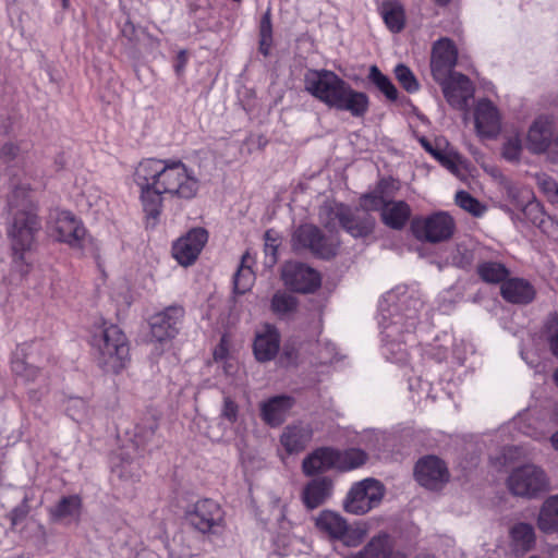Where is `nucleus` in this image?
<instances>
[{"instance_id": "79ce46f5", "label": "nucleus", "mask_w": 558, "mask_h": 558, "mask_svg": "<svg viewBox=\"0 0 558 558\" xmlns=\"http://www.w3.org/2000/svg\"><path fill=\"white\" fill-rule=\"evenodd\" d=\"M395 75L402 87L409 92L414 93L418 90V83L412 71L404 64H398L395 69Z\"/></svg>"}, {"instance_id": "dca6fc26", "label": "nucleus", "mask_w": 558, "mask_h": 558, "mask_svg": "<svg viewBox=\"0 0 558 558\" xmlns=\"http://www.w3.org/2000/svg\"><path fill=\"white\" fill-rule=\"evenodd\" d=\"M384 497V486L374 478H365L351 488V513L364 514L377 507Z\"/></svg>"}, {"instance_id": "603ef678", "label": "nucleus", "mask_w": 558, "mask_h": 558, "mask_svg": "<svg viewBox=\"0 0 558 558\" xmlns=\"http://www.w3.org/2000/svg\"><path fill=\"white\" fill-rule=\"evenodd\" d=\"M368 527L364 521H356L351 524V546H355L366 534Z\"/></svg>"}, {"instance_id": "ddd939ff", "label": "nucleus", "mask_w": 558, "mask_h": 558, "mask_svg": "<svg viewBox=\"0 0 558 558\" xmlns=\"http://www.w3.org/2000/svg\"><path fill=\"white\" fill-rule=\"evenodd\" d=\"M284 286L294 292L313 293L322 284L320 274L300 262H288L281 272Z\"/></svg>"}, {"instance_id": "58836bf2", "label": "nucleus", "mask_w": 558, "mask_h": 558, "mask_svg": "<svg viewBox=\"0 0 558 558\" xmlns=\"http://www.w3.org/2000/svg\"><path fill=\"white\" fill-rule=\"evenodd\" d=\"M477 274L488 283L502 282L509 275L505 265L497 262H484L477 266Z\"/></svg>"}, {"instance_id": "7c9ffc66", "label": "nucleus", "mask_w": 558, "mask_h": 558, "mask_svg": "<svg viewBox=\"0 0 558 558\" xmlns=\"http://www.w3.org/2000/svg\"><path fill=\"white\" fill-rule=\"evenodd\" d=\"M28 348L32 351H47L44 342H32ZM36 360L33 357V352L25 355V359L14 357L11 362L12 372L26 380H35L39 375V367L33 363Z\"/></svg>"}, {"instance_id": "bb28decb", "label": "nucleus", "mask_w": 558, "mask_h": 558, "mask_svg": "<svg viewBox=\"0 0 558 558\" xmlns=\"http://www.w3.org/2000/svg\"><path fill=\"white\" fill-rule=\"evenodd\" d=\"M332 481L326 476L316 477L306 483L302 489L301 499L308 510L322 506L331 495Z\"/></svg>"}, {"instance_id": "f257e3e1", "label": "nucleus", "mask_w": 558, "mask_h": 558, "mask_svg": "<svg viewBox=\"0 0 558 558\" xmlns=\"http://www.w3.org/2000/svg\"><path fill=\"white\" fill-rule=\"evenodd\" d=\"M133 177L140 191L146 228H155L159 222L163 195L189 201L199 189L194 171L180 159L145 158L136 166Z\"/></svg>"}, {"instance_id": "7ed1b4c3", "label": "nucleus", "mask_w": 558, "mask_h": 558, "mask_svg": "<svg viewBox=\"0 0 558 558\" xmlns=\"http://www.w3.org/2000/svg\"><path fill=\"white\" fill-rule=\"evenodd\" d=\"M88 344L95 363L105 373L120 374L131 361L129 339L116 324L93 326Z\"/></svg>"}, {"instance_id": "f03ea898", "label": "nucleus", "mask_w": 558, "mask_h": 558, "mask_svg": "<svg viewBox=\"0 0 558 558\" xmlns=\"http://www.w3.org/2000/svg\"><path fill=\"white\" fill-rule=\"evenodd\" d=\"M8 207L12 215L8 236L11 241L13 264L22 275H26L31 268L26 254L34 250L36 235L41 229L38 206L31 198L28 186L16 185L9 195Z\"/></svg>"}, {"instance_id": "0eeeda50", "label": "nucleus", "mask_w": 558, "mask_h": 558, "mask_svg": "<svg viewBox=\"0 0 558 558\" xmlns=\"http://www.w3.org/2000/svg\"><path fill=\"white\" fill-rule=\"evenodd\" d=\"M505 485L510 495L525 500L537 499L550 489L547 473L534 463L512 468L505 480Z\"/></svg>"}, {"instance_id": "c85d7f7f", "label": "nucleus", "mask_w": 558, "mask_h": 558, "mask_svg": "<svg viewBox=\"0 0 558 558\" xmlns=\"http://www.w3.org/2000/svg\"><path fill=\"white\" fill-rule=\"evenodd\" d=\"M319 219L330 230L349 232V207L335 201L326 202L319 210Z\"/></svg>"}, {"instance_id": "20e7f679", "label": "nucleus", "mask_w": 558, "mask_h": 558, "mask_svg": "<svg viewBox=\"0 0 558 558\" xmlns=\"http://www.w3.org/2000/svg\"><path fill=\"white\" fill-rule=\"evenodd\" d=\"M396 295L388 293L379 304L378 325L384 340L398 342L404 332L414 330L423 302L417 298H405L396 303Z\"/></svg>"}, {"instance_id": "37998d69", "label": "nucleus", "mask_w": 558, "mask_h": 558, "mask_svg": "<svg viewBox=\"0 0 558 558\" xmlns=\"http://www.w3.org/2000/svg\"><path fill=\"white\" fill-rule=\"evenodd\" d=\"M456 203L459 207L474 216H481L485 209L477 199L464 191L456 194Z\"/></svg>"}, {"instance_id": "f8f14e48", "label": "nucleus", "mask_w": 558, "mask_h": 558, "mask_svg": "<svg viewBox=\"0 0 558 558\" xmlns=\"http://www.w3.org/2000/svg\"><path fill=\"white\" fill-rule=\"evenodd\" d=\"M52 233L57 241L69 245L74 250H83L87 236V230L83 221L69 210H60L57 213Z\"/></svg>"}, {"instance_id": "49530a36", "label": "nucleus", "mask_w": 558, "mask_h": 558, "mask_svg": "<svg viewBox=\"0 0 558 558\" xmlns=\"http://www.w3.org/2000/svg\"><path fill=\"white\" fill-rule=\"evenodd\" d=\"M537 182H538V186L546 194L548 199L553 204L558 205V183L554 179H551L550 177H547V175L539 177Z\"/></svg>"}, {"instance_id": "680f3d73", "label": "nucleus", "mask_w": 558, "mask_h": 558, "mask_svg": "<svg viewBox=\"0 0 558 558\" xmlns=\"http://www.w3.org/2000/svg\"><path fill=\"white\" fill-rule=\"evenodd\" d=\"M342 507L345 512H349V493L342 500Z\"/></svg>"}, {"instance_id": "bf43d9fd", "label": "nucleus", "mask_w": 558, "mask_h": 558, "mask_svg": "<svg viewBox=\"0 0 558 558\" xmlns=\"http://www.w3.org/2000/svg\"><path fill=\"white\" fill-rule=\"evenodd\" d=\"M387 558H407L404 554L400 551H393L391 550L390 554L387 556Z\"/></svg>"}, {"instance_id": "3c124183", "label": "nucleus", "mask_w": 558, "mask_h": 558, "mask_svg": "<svg viewBox=\"0 0 558 558\" xmlns=\"http://www.w3.org/2000/svg\"><path fill=\"white\" fill-rule=\"evenodd\" d=\"M20 154V146L16 143L8 142L0 147V161L10 163Z\"/></svg>"}, {"instance_id": "338daca9", "label": "nucleus", "mask_w": 558, "mask_h": 558, "mask_svg": "<svg viewBox=\"0 0 558 558\" xmlns=\"http://www.w3.org/2000/svg\"><path fill=\"white\" fill-rule=\"evenodd\" d=\"M62 7L66 9L69 7V0H62Z\"/></svg>"}, {"instance_id": "e433bc0d", "label": "nucleus", "mask_w": 558, "mask_h": 558, "mask_svg": "<svg viewBox=\"0 0 558 558\" xmlns=\"http://www.w3.org/2000/svg\"><path fill=\"white\" fill-rule=\"evenodd\" d=\"M298 305V299L284 291H277L270 301V310L278 318L290 316L296 311Z\"/></svg>"}, {"instance_id": "39448f33", "label": "nucleus", "mask_w": 558, "mask_h": 558, "mask_svg": "<svg viewBox=\"0 0 558 558\" xmlns=\"http://www.w3.org/2000/svg\"><path fill=\"white\" fill-rule=\"evenodd\" d=\"M304 89L329 107L349 109V89L344 81L328 70L310 69L304 74Z\"/></svg>"}, {"instance_id": "c9c22d12", "label": "nucleus", "mask_w": 558, "mask_h": 558, "mask_svg": "<svg viewBox=\"0 0 558 558\" xmlns=\"http://www.w3.org/2000/svg\"><path fill=\"white\" fill-rule=\"evenodd\" d=\"M251 259L248 253H245L241 258V264L233 276V292L236 294H244L251 290L255 282V274L252 267L247 264Z\"/></svg>"}, {"instance_id": "4c0bfd02", "label": "nucleus", "mask_w": 558, "mask_h": 558, "mask_svg": "<svg viewBox=\"0 0 558 558\" xmlns=\"http://www.w3.org/2000/svg\"><path fill=\"white\" fill-rule=\"evenodd\" d=\"M391 550L392 544L389 535L379 534L371 539L360 556L361 558H387Z\"/></svg>"}, {"instance_id": "2f4dec72", "label": "nucleus", "mask_w": 558, "mask_h": 558, "mask_svg": "<svg viewBox=\"0 0 558 558\" xmlns=\"http://www.w3.org/2000/svg\"><path fill=\"white\" fill-rule=\"evenodd\" d=\"M83 508V500L80 495L63 496L52 508L49 515L52 521L60 522L66 518L78 520Z\"/></svg>"}, {"instance_id": "4468645a", "label": "nucleus", "mask_w": 558, "mask_h": 558, "mask_svg": "<svg viewBox=\"0 0 558 558\" xmlns=\"http://www.w3.org/2000/svg\"><path fill=\"white\" fill-rule=\"evenodd\" d=\"M362 206L366 209H380L384 223L391 229L400 230L411 216L410 206L403 201H388L377 196H365Z\"/></svg>"}, {"instance_id": "ea45409f", "label": "nucleus", "mask_w": 558, "mask_h": 558, "mask_svg": "<svg viewBox=\"0 0 558 558\" xmlns=\"http://www.w3.org/2000/svg\"><path fill=\"white\" fill-rule=\"evenodd\" d=\"M369 80L372 83L389 99L396 100L398 98V92L392 82L384 75L376 65H372L369 69Z\"/></svg>"}, {"instance_id": "a19ab883", "label": "nucleus", "mask_w": 558, "mask_h": 558, "mask_svg": "<svg viewBox=\"0 0 558 558\" xmlns=\"http://www.w3.org/2000/svg\"><path fill=\"white\" fill-rule=\"evenodd\" d=\"M544 333L550 352L558 359V313L548 315L544 325Z\"/></svg>"}, {"instance_id": "69168bd1", "label": "nucleus", "mask_w": 558, "mask_h": 558, "mask_svg": "<svg viewBox=\"0 0 558 558\" xmlns=\"http://www.w3.org/2000/svg\"><path fill=\"white\" fill-rule=\"evenodd\" d=\"M557 149L555 150V157L558 158V135L556 136Z\"/></svg>"}, {"instance_id": "393cba45", "label": "nucleus", "mask_w": 558, "mask_h": 558, "mask_svg": "<svg viewBox=\"0 0 558 558\" xmlns=\"http://www.w3.org/2000/svg\"><path fill=\"white\" fill-rule=\"evenodd\" d=\"M294 404L295 399L291 396H274L260 404V418L270 427H278L286 421Z\"/></svg>"}, {"instance_id": "423d86ee", "label": "nucleus", "mask_w": 558, "mask_h": 558, "mask_svg": "<svg viewBox=\"0 0 558 558\" xmlns=\"http://www.w3.org/2000/svg\"><path fill=\"white\" fill-rule=\"evenodd\" d=\"M291 248L295 254H310L318 259L329 260L340 248L338 235L326 234L313 223H302L291 234Z\"/></svg>"}, {"instance_id": "13d9d810", "label": "nucleus", "mask_w": 558, "mask_h": 558, "mask_svg": "<svg viewBox=\"0 0 558 558\" xmlns=\"http://www.w3.org/2000/svg\"><path fill=\"white\" fill-rule=\"evenodd\" d=\"M272 46V37H259V52L267 57Z\"/></svg>"}, {"instance_id": "e2e57ef3", "label": "nucleus", "mask_w": 558, "mask_h": 558, "mask_svg": "<svg viewBox=\"0 0 558 558\" xmlns=\"http://www.w3.org/2000/svg\"><path fill=\"white\" fill-rule=\"evenodd\" d=\"M72 401L75 403V405H80V407H82V408H84V407H85L84 401H83L82 399H80V398L72 399Z\"/></svg>"}, {"instance_id": "b1692460", "label": "nucleus", "mask_w": 558, "mask_h": 558, "mask_svg": "<svg viewBox=\"0 0 558 558\" xmlns=\"http://www.w3.org/2000/svg\"><path fill=\"white\" fill-rule=\"evenodd\" d=\"M313 428L302 422L287 425L280 435V445L288 454L304 451L313 439Z\"/></svg>"}, {"instance_id": "c756f323", "label": "nucleus", "mask_w": 558, "mask_h": 558, "mask_svg": "<svg viewBox=\"0 0 558 558\" xmlns=\"http://www.w3.org/2000/svg\"><path fill=\"white\" fill-rule=\"evenodd\" d=\"M510 547L515 554L532 550L536 543L534 526L526 522H517L509 529Z\"/></svg>"}, {"instance_id": "a211bd4d", "label": "nucleus", "mask_w": 558, "mask_h": 558, "mask_svg": "<svg viewBox=\"0 0 558 558\" xmlns=\"http://www.w3.org/2000/svg\"><path fill=\"white\" fill-rule=\"evenodd\" d=\"M184 317L182 306L171 305L155 314L149 322L153 338L162 342L173 339L179 332V326Z\"/></svg>"}, {"instance_id": "c03bdc74", "label": "nucleus", "mask_w": 558, "mask_h": 558, "mask_svg": "<svg viewBox=\"0 0 558 558\" xmlns=\"http://www.w3.org/2000/svg\"><path fill=\"white\" fill-rule=\"evenodd\" d=\"M522 153V143L519 135L508 137L502 147V156L508 161H519Z\"/></svg>"}, {"instance_id": "aec40b11", "label": "nucleus", "mask_w": 558, "mask_h": 558, "mask_svg": "<svg viewBox=\"0 0 558 558\" xmlns=\"http://www.w3.org/2000/svg\"><path fill=\"white\" fill-rule=\"evenodd\" d=\"M344 462L340 450L331 447H319L303 459L302 472L305 476L312 477L338 468Z\"/></svg>"}, {"instance_id": "6e6552de", "label": "nucleus", "mask_w": 558, "mask_h": 558, "mask_svg": "<svg viewBox=\"0 0 558 558\" xmlns=\"http://www.w3.org/2000/svg\"><path fill=\"white\" fill-rule=\"evenodd\" d=\"M186 524L204 536H222L227 529L226 512L211 498H202L187 506L184 511Z\"/></svg>"}, {"instance_id": "a18cd8bd", "label": "nucleus", "mask_w": 558, "mask_h": 558, "mask_svg": "<svg viewBox=\"0 0 558 558\" xmlns=\"http://www.w3.org/2000/svg\"><path fill=\"white\" fill-rule=\"evenodd\" d=\"M265 239V254L275 264L278 257V248L280 245V236L274 230H267L264 235Z\"/></svg>"}, {"instance_id": "4be33fe9", "label": "nucleus", "mask_w": 558, "mask_h": 558, "mask_svg": "<svg viewBox=\"0 0 558 558\" xmlns=\"http://www.w3.org/2000/svg\"><path fill=\"white\" fill-rule=\"evenodd\" d=\"M475 130L482 138H495L501 131V116L488 99H481L474 110Z\"/></svg>"}, {"instance_id": "5701e85b", "label": "nucleus", "mask_w": 558, "mask_h": 558, "mask_svg": "<svg viewBox=\"0 0 558 558\" xmlns=\"http://www.w3.org/2000/svg\"><path fill=\"white\" fill-rule=\"evenodd\" d=\"M280 333L276 326L271 324L263 325L255 332L253 342V353L258 362L272 361L280 349Z\"/></svg>"}, {"instance_id": "864d4df0", "label": "nucleus", "mask_w": 558, "mask_h": 558, "mask_svg": "<svg viewBox=\"0 0 558 558\" xmlns=\"http://www.w3.org/2000/svg\"><path fill=\"white\" fill-rule=\"evenodd\" d=\"M259 37H272V23L269 10L260 19Z\"/></svg>"}, {"instance_id": "6ab92c4d", "label": "nucleus", "mask_w": 558, "mask_h": 558, "mask_svg": "<svg viewBox=\"0 0 558 558\" xmlns=\"http://www.w3.org/2000/svg\"><path fill=\"white\" fill-rule=\"evenodd\" d=\"M458 59V50L453 41L447 37L434 43L432 48L430 70L434 80H445L453 73Z\"/></svg>"}, {"instance_id": "412c9836", "label": "nucleus", "mask_w": 558, "mask_h": 558, "mask_svg": "<svg viewBox=\"0 0 558 558\" xmlns=\"http://www.w3.org/2000/svg\"><path fill=\"white\" fill-rule=\"evenodd\" d=\"M441 85V89L447 101L454 108L463 109L468 100L473 97L474 88L468 76L453 72L445 80H436Z\"/></svg>"}, {"instance_id": "72a5a7b5", "label": "nucleus", "mask_w": 558, "mask_h": 558, "mask_svg": "<svg viewBox=\"0 0 558 558\" xmlns=\"http://www.w3.org/2000/svg\"><path fill=\"white\" fill-rule=\"evenodd\" d=\"M537 526L546 534L558 532V494L549 496L543 502L537 517Z\"/></svg>"}, {"instance_id": "8fccbe9b", "label": "nucleus", "mask_w": 558, "mask_h": 558, "mask_svg": "<svg viewBox=\"0 0 558 558\" xmlns=\"http://www.w3.org/2000/svg\"><path fill=\"white\" fill-rule=\"evenodd\" d=\"M239 407L230 397L223 399V407L221 410V416L229 423L233 424L238 420Z\"/></svg>"}, {"instance_id": "f704fd0d", "label": "nucleus", "mask_w": 558, "mask_h": 558, "mask_svg": "<svg viewBox=\"0 0 558 558\" xmlns=\"http://www.w3.org/2000/svg\"><path fill=\"white\" fill-rule=\"evenodd\" d=\"M421 143L423 147L436 159L439 163L448 169L451 173L458 174L461 166L460 156L453 150H447L440 148V143L437 142L434 147L427 140L422 138Z\"/></svg>"}, {"instance_id": "0e129e2a", "label": "nucleus", "mask_w": 558, "mask_h": 558, "mask_svg": "<svg viewBox=\"0 0 558 558\" xmlns=\"http://www.w3.org/2000/svg\"><path fill=\"white\" fill-rule=\"evenodd\" d=\"M553 378L555 384L558 386V368L554 372Z\"/></svg>"}, {"instance_id": "a878e982", "label": "nucleus", "mask_w": 558, "mask_h": 558, "mask_svg": "<svg viewBox=\"0 0 558 558\" xmlns=\"http://www.w3.org/2000/svg\"><path fill=\"white\" fill-rule=\"evenodd\" d=\"M315 526L331 541H341L343 545H349V524L339 513L323 510L315 519Z\"/></svg>"}, {"instance_id": "f3484780", "label": "nucleus", "mask_w": 558, "mask_h": 558, "mask_svg": "<svg viewBox=\"0 0 558 558\" xmlns=\"http://www.w3.org/2000/svg\"><path fill=\"white\" fill-rule=\"evenodd\" d=\"M415 480L428 489H439L449 481V471L442 460L426 456L416 462Z\"/></svg>"}, {"instance_id": "cd10ccee", "label": "nucleus", "mask_w": 558, "mask_h": 558, "mask_svg": "<svg viewBox=\"0 0 558 558\" xmlns=\"http://www.w3.org/2000/svg\"><path fill=\"white\" fill-rule=\"evenodd\" d=\"M502 298L514 304H527L535 298L534 287L521 278H511L504 281L500 288Z\"/></svg>"}, {"instance_id": "de8ad7c7", "label": "nucleus", "mask_w": 558, "mask_h": 558, "mask_svg": "<svg viewBox=\"0 0 558 558\" xmlns=\"http://www.w3.org/2000/svg\"><path fill=\"white\" fill-rule=\"evenodd\" d=\"M368 109V98L363 93H353L351 90V114L360 117Z\"/></svg>"}, {"instance_id": "5fc2aeb1", "label": "nucleus", "mask_w": 558, "mask_h": 558, "mask_svg": "<svg viewBox=\"0 0 558 558\" xmlns=\"http://www.w3.org/2000/svg\"><path fill=\"white\" fill-rule=\"evenodd\" d=\"M229 355V348L225 337L221 338L220 342L216 345L214 350V360L216 362H221L226 360Z\"/></svg>"}, {"instance_id": "09e8293b", "label": "nucleus", "mask_w": 558, "mask_h": 558, "mask_svg": "<svg viewBox=\"0 0 558 558\" xmlns=\"http://www.w3.org/2000/svg\"><path fill=\"white\" fill-rule=\"evenodd\" d=\"M374 228V219L371 218L367 214L363 213V217H361V222L355 226L351 225V235L352 236H367Z\"/></svg>"}, {"instance_id": "6e6d98bb", "label": "nucleus", "mask_w": 558, "mask_h": 558, "mask_svg": "<svg viewBox=\"0 0 558 558\" xmlns=\"http://www.w3.org/2000/svg\"><path fill=\"white\" fill-rule=\"evenodd\" d=\"M367 460V454L364 450L351 448V469L363 465Z\"/></svg>"}, {"instance_id": "052dcab7", "label": "nucleus", "mask_w": 558, "mask_h": 558, "mask_svg": "<svg viewBox=\"0 0 558 558\" xmlns=\"http://www.w3.org/2000/svg\"><path fill=\"white\" fill-rule=\"evenodd\" d=\"M553 447L558 450V430L550 438Z\"/></svg>"}, {"instance_id": "9d476101", "label": "nucleus", "mask_w": 558, "mask_h": 558, "mask_svg": "<svg viewBox=\"0 0 558 558\" xmlns=\"http://www.w3.org/2000/svg\"><path fill=\"white\" fill-rule=\"evenodd\" d=\"M499 189L507 199L518 209H521L526 218L539 228L545 223V215L539 204L533 201V194L526 186L500 175Z\"/></svg>"}, {"instance_id": "4d7b16f0", "label": "nucleus", "mask_w": 558, "mask_h": 558, "mask_svg": "<svg viewBox=\"0 0 558 558\" xmlns=\"http://www.w3.org/2000/svg\"><path fill=\"white\" fill-rule=\"evenodd\" d=\"M187 64V54L185 50H181L175 59L174 71L178 75L182 74Z\"/></svg>"}, {"instance_id": "1a4fd4ad", "label": "nucleus", "mask_w": 558, "mask_h": 558, "mask_svg": "<svg viewBox=\"0 0 558 558\" xmlns=\"http://www.w3.org/2000/svg\"><path fill=\"white\" fill-rule=\"evenodd\" d=\"M411 229L417 240L439 243L453 235L456 223L448 213L437 211L427 217L415 218Z\"/></svg>"}, {"instance_id": "473e14b6", "label": "nucleus", "mask_w": 558, "mask_h": 558, "mask_svg": "<svg viewBox=\"0 0 558 558\" xmlns=\"http://www.w3.org/2000/svg\"><path fill=\"white\" fill-rule=\"evenodd\" d=\"M380 15L392 33H400L405 25V12L399 0H385L379 7Z\"/></svg>"}, {"instance_id": "9b49d317", "label": "nucleus", "mask_w": 558, "mask_h": 558, "mask_svg": "<svg viewBox=\"0 0 558 558\" xmlns=\"http://www.w3.org/2000/svg\"><path fill=\"white\" fill-rule=\"evenodd\" d=\"M526 148L533 154H548L554 161L557 149L555 136V123L551 117L541 116L536 118L526 134Z\"/></svg>"}, {"instance_id": "2eb2a0df", "label": "nucleus", "mask_w": 558, "mask_h": 558, "mask_svg": "<svg viewBox=\"0 0 558 558\" xmlns=\"http://www.w3.org/2000/svg\"><path fill=\"white\" fill-rule=\"evenodd\" d=\"M207 241L206 229L193 228L173 243L172 256L180 265L190 266L195 263Z\"/></svg>"}, {"instance_id": "774afa93", "label": "nucleus", "mask_w": 558, "mask_h": 558, "mask_svg": "<svg viewBox=\"0 0 558 558\" xmlns=\"http://www.w3.org/2000/svg\"><path fill=\"white\" fill-rule=\"evenodd\" d=\"M418 558H433L430 556H423V557H418Z\"/></svg>"}]
</instances>
